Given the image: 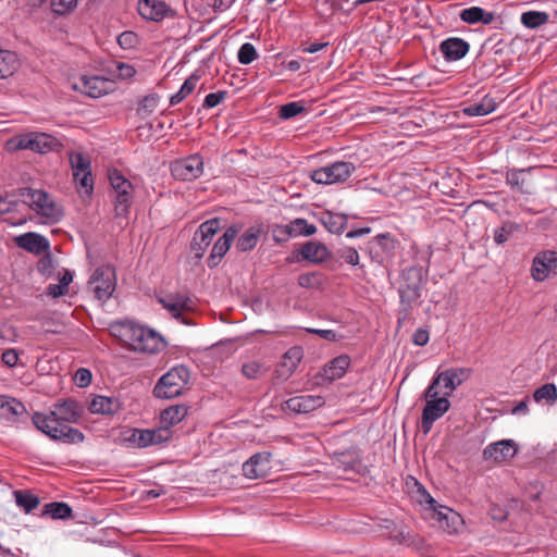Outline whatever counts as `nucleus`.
<instances>
[{
	"instance_id": "37",
	"label": "nucleus",
	"mask_w": 557,
	"mask_h": 557,
	"mask_svg": "<svg viewBox=\"0 0 557 557\" xmlns=\"http://www.w3.org/2000/svg\"><path fill=\"white\" fill-rule=\"evenodd\" d=\"M52 411L54 416H57L59 420L65 424L76 422L79 418L77 405L74 401H64L62 404L55 405Z\"/></svg>"
},
{
	"instance_id": "38",
	"label": "nucleus",
	"mask_w": 557,
	"mask_h": 557,
	"mask_svg": "<svg viewBox=\"0 0 557 557\" xmlns=\"http://www.w3.org/2000/svg\"><path fill=\"white\" fill-rule=\"evenodd\" d=\"M533 399L540 405L553 406L557 401V387L555 384L547 383L536 388L533 393Z\"/></svg>"
},
{
	"instance_id": "11",
	"label": "nucleus",
	"mask_w": 557,
	"mask_h": 557,
	"mask_svg": "<svg viewBox=\"0 0 557 557\" xmlns=\"http://www.w3.org/2000/svg\"><path fill=\"white\" fill-rule=\"evenodd\" d=\"M89 286L99 300H108L115 290V270L110 264L97 268L89 278Z\"/></svg>"
},
{
	"instance_id": "34",
	"label": "nucleus",
	"mask_w": 557,
	"mask_h": 557,
	"mask_svg": "<svg viewBox=\"0 0 557 557\" xmlns=\"http://www.w3.org/2000/svg\"><path fill=\"white\" fill-rule=\"evenodd\" d=\"M18 66L20 59L15 52L0 49V79L13 75Z\"/></svg>"
},
{
	"instance_id": "39",
	"label": "nucleus",
	"mask_w": 557,
	"mask_h": 557,
	"mask_svg": "<svg viewBox=\"0 0 557 557\" xmlns=\"http://www.w3.org/2000/svg\"><path fill=\"white\" fill-rule=\"evenodd\" d=\"M270 367L260 360H249L242 366V373L248 380H258L265 375Z\"/></svg>"
},
{
	"instance_id": "22",
	"label": "nucleus",
	"mask_w": 557,
	"mask_h": 557,
	"mask_svg": "<svg viewBox=\"0 0 557 557\" xmlns=\"http://www.w3.org/2000/svg\"><path fill=\"white\" fill-rule=\"evenodd\" d=\"M17 247L32 252L34 255H41L49 250V240L44 236L35 232L25 233L14 238Z\"/></svg>"
},
{
	"instance_id": "31",
	"label": "nucleus",
	"mask_w": 557,
	"mask_h": 557,
	"mask_svg": "<svg viewBox=\"0 0 557 557\" xmlns=\"http://www.w3.org/2000/svg\"><path fill=\"white\" fill-rule=\"evenodd\" d=\"M187 407L185 405H174L165 408L161 414L160 420L162 423V428L171 434L170 428L180 423L187 414Z\"/></svg>"
},
{
	"instance_id": "17",
	"label": "nucleus",
	"mask_w": 557,
	"mask_h": 557,
	"mask_svg": "<svg viewBox=\"0 0 557 557\" xmlns=\"http://www.w3.org/2000/svg\"><path fill=\"white\" fill-rule=\"evenodd\" d=\"M70 162L74 180L86 190V193H91L94 183L89 159L82 152H72L70 154Z\"/></svg>"
},
{
	"instance_id": "14",
	"label": "nucleus",
	"mask_w": 557,
	"mask_h": 557,
	"mask_svg": "<svg viewBox=\"0 0 557 557\" xmlns=\"http://www.w3.org/2000/svg\"><path fill=\"white\" fill-rule=\"evenodd\" d=\"M172 175L181 181H194L203 173V160L199 154H191L171 163Z\"/></svg>"
},
{
	"instance_id": "35",
	"label": "nucleus",
	"mask_w": 557,
	"mask_h": 557,
	"mask_svg": "<svg viewBox=\"0 0 557 557\" xmlns=\"http://www.w3.org/2000/svg\"><path fill=\"white\" fill-rule=\"evenodd\" d=\"M321 222L329 232L341 234L348 223V218L344 213L326 212L321 216Z\"/></svg>"
},
{
	"instance_id": "32",
	"label": "nucleus",
	"mask_w": 557,
	"mask_h": 557,
	"mask_svg": "<svg viewBox=\"0 0 557 557\" xmlns=\"http://www.w3.org/2000/svg\"><path fill=\"white\" fill-rule=\"evenodd\" d=\"M281 232L287 236H311L315 234L317 227L313 224L308 223L306 219H295L288 224L282 226Z\"/></svg>"
},
{
	"instance_id": "51",
	"label": "nucleus",
	"mask_w": 557,
	"mask_h": 557,
	"mask_svg": "<svg viewBox=\"0 0 557 557\" xmlns=\"http://www.w3.org/2000/svg\"><path fill=\"white\" fill-rule=\"evenodd\" d=\"M77 0H51L50 5L51 10L58 14L63 15L71 12L74 8H76Z\"/></svg>"
},
{
	"instance_id": "48",
	"label": "nucleus",
	"mask_w": 557,
	"mask_h": 557,
	"mask_svg": "<svg viewBox=\"0 0 557 557\" xmlns=\"http://www.w3.org/2000/svg\"><path fill=\"white\" fill-rule=\"evenodd\" d=\"M298 284L304 288H319L322 284L321 275L315 272L300 274Z\"/></svg>"
},
{
	"instance_id": "20",
	"label": "nucleus",
	"mask_w": 557,
	"mask_h": 557,
	"mask_svg": "<svg viewBox=\"0 0 557 557\" xmlns=\"http://www.w3.org/2000/svg\"><path fill=\"white\" fill-rule=\"evenodd\" d=\"M158 300L175 319H178L184 312L193 309V301L185 294H169L159 297Z\"/></svg>"
},
{
	"instance_id": "63",
	"label": "nucleus",
	"mask_w": 557,
	"mask_h": 557,
	"mask_svg": "<svg viewBox=\"0 0 557 557\" xmlns=\"http://www.w3.org/2000/svg\"><path fill=\"white\" fill-rule=\"evenodd\" d=\"M67 293V290L60 284H49L47 287V295L53 298L63 296Z\"/></svg>"
},
{
	"instance_id": "56",
	"label": "nucleus",
	"mask_w": 557,
	"mask_h": 557,
	"mask_svg": "<svg viewBox=\"0 0 557 557\" xmlns=\"http://www.w3.org/2000/svg\"><path fill=\"white\" fill-rule=\"evenodd\" d=\"M116 74L121 79H131L135 76L136 70L132 64L117 62L115 65Z\"/></svg>"
},
{
	"instance_id": "36",
	"label": "nucleus",
	"mask_w": 557,
	"mask_h": 557,
	"mask_svg": "<svg viewBox=\"0 0 557 557\" xmlns=\"http://www.w3.org/2000/svg\"><path fill=\"white\" fill-rule=\"evenodd\" d=\"M262 233L261 226H251L247 228L237 239L236 248L239 251H249L253 249Z\"/></svg>"
},
{
	"instance_id": "33",
	"label": "nucleus",
	"mask_w": 557,
	"mask_h": 557,
	"mask_svg": "<svg viewBox=\"0 0 557 557\" xmlns=\"http://www.w3.org/2000/svg\"><path fill=\"white\" fill-rule=\"evenodd\" d=\"M460 20L467 24L482 23L488 25L494 20V14L480 7H470L460 12Z\"/></svg>"
},
{
	"instance_id": "5",
	"label": "nucleus",
	"mask_w": 557,
	"mask_h": 557,
	"mask_svg": "<svg viewBox=\"0 0 557 557\" xmlns=\"http://www.w3.org/2000/svg\"><path fill=\"white\" fill-rule=\"evenodd\" d=\"M190 373L187 367L176 366L163 374L153 388L158 398H174L180 396L189 382Z\"/></svg>"
},
{
	"instance_id": "50",
	"label": "nucleus",
	"mask_w": 557,
	"mask_h": 557,
	"mask_svg": "<svg viewBox=\"0 0 557 557\" xmlns=\"http://www.w3.org/2000/svg\"><path fill=\"white\" fill-rule=\"evenodd\" d=\"M516 230H517V226L513 223H506L502 227L495 230V232H494L495 243L498 245L506 243Z\"/></svg>"
},
{
	"instance_id": "64",
	"label": "nucleus",
	"mask_w": 557,
	"mask_h": 557,
	"mask_svg": "<svg viewBox=\"0 0 557 557\" xmlns=\"http://www.w3.org/2000/svg\"><path fill=\"white\" fill-rule=\"evenodd\" d=\"M73 281V273L69 270H65L63 272V275L60 277L59 280V283L66 289L69 290V285L72 283Z\"/></svg>"
},
{
	"instance_id": "12",
	"label": "nucleus",
	"mask_w": 557,
	"mask_h": 557,
	"mask_svg": "<svg viewBox=\"0 0 557 557\" xmlns=\"http://www.w3.org/2000/svg\"><path fill=\"white\" fill-rule=\"evenodd\" d=\"M10 148L17 150H32L39 153L50 151L55 145L54 137L46 133H29L14 137L9 141Z\"/></svg>"
},
{
	"instance_id": "8",
	"label": "nucleus",
	"mask_w": 557,
	"mask_h": 557,
	"mask_svg": "<svg viewBox=\"0 0 557 557\" xmlns=\"http://www.w3.org/2000/svg\"><path fill=\"white\" fill-rule=\"evenodd\" d=\"M71 88L90 98H100L114 89V83L103 76L83 74L70 81Z\"/></svg>"
},
{
	"instance_id": "4",
	"label": "nucleus",
	"mask_w": 557,
	"mask_h": 557,
	"mask_svg": "<svg viewBox=\"0 0 557 557\" xmlns=\"http://www.w3.org/2000/svg\"><path fill=\"white\" fill-rule=\"evenodd\" d=\"M32 420L39 431L54 441L79 443L84 440V434L81 431L61 422L52 410L49 412H35Z\"/></svg>"
},
{
	"instance_id": "45",
	"label": "nucleus",
	"mask_w": 557,
	"mask_h": 557,
	"mask_svg": "<svg viewBox=\"0 0 557 557\" xmlns=\"http://www.w3.org/2000/svg\"><path fill=\"white\" fill-rule=\"evenodd\" d=\"M44 513L49 515L53 519H66L71 517L72 509L65 503H50L45 506Z\"/></svg>"
},
{
	"instance_id": "3",
	"label": "nucleus",
	"mask_w": 557,
	"mask_h": 557,
	"mask_svg": "<svg viewBox=\"0 0 557 557\" xmlns=\"http://www.w3.org/2000/svg\"><path fill=\"white\" fill-rule=\"evenodd\" d=\"M23 203L27 205L41 220L42 223L52 224L63 216L62 206L44 189L24 187L18 190Z\"/></svg>"
},
{
	"instance_id": "61",
	"label": "nucleus",
	"mask_w": 557,
	"mask_h": 557,
	"mask_svg": "<svg viewBox=\"0 0 557 557\" xmlns=\"http://www.w3.org/2000/svg\"><path fill=\"white\" fill-rule=\"evenodd\" d=\"M2 361L9 366L14 367L18 361V355L14 349H7L2 352Z\"/></svg>"
},
{
	"instance_id": "13",
	"label": "nucleus",
	"mask_w": 557,
	"mask_h": 557,
	"mask_svg": "<svg viewBox=\"0 0 557 557\" xmlns=\"http://www.w3.org/2000/svg\"><path fill=\"white\" fill-rule=\"evenodd\" d=\"M220 220L216 218L210 219L200 224L198 230L195 232L190 244V250L195 258L200 259L203 257L214 235L220 231Z\"/></svg>"
},
{
	"instance_id": "29",
	"label": "nucleus",
	"mask_w": 557,
	"mask_h": 557,
	"mask_svg": "<svg viewBox=\"0 0 557 557\" xmlns=\"http://www.w3.org/2000/svg\"><path fill=\"white\" fill-rule=\"evenodd\" d=\"M349 366L350 358L347 355H341L324 367L323 376L329 381L342 379Z\"/></svg>"
},
{
	"instance_id": "23",
	"label": "nucleus",
	"mask_w": 557,
	"mask_h": 557,
	"mask_svg": "<svg viewBox=\"0 0 557 557\" xmlns=\"http://www.w3.org/2000/svg\"><path fill=\"white\" fill-rule=\"evenodd\" d=\"M238 233V228L236 226L228 227L224 234L216 240L213 245L211 253L208 259V263L210 267H215L220 260L225 256L228 251L232 242L235 239Z\"/></svg>"
},
{
	"instance_id": "40",
	"label": "nucleus",
	"mask_w": 557,
	"mask_h": 557,
	"mask_svg": "<svg viewBox=\"0 0 557 557\" xmlns=\"http://www.w3.org/2000/svg\"><path fill=\"white\" fill-rule=\"evenodd\" d=\"M495 109V101L492 98H484L481 102L465 107L462 112L468 116H484L492 113Z\"/></svg>"
},
{
	"instance_id": "55",
	"label": "nucleus",
	"mask_w": 557,
	"mask_h": 557,
	"mask_svg": "<svg viewBox=\"0 0 557 557\" xmlns=\"http://www.w3.org/2000/svg\"><path fill=\"white\" fill-rule=\"evenodd\" d=\"M137 35L133 32H123L117 37V44L123 49L134 48L137 44Z\"/></svg>"
},
{
	"instance_id": "57",
	"label": "nucleus",
	"mask_w": 557,
	"mask_h": 557,
	"mask_svg": "<svg viewBox=\"0 0 557 557\" xmlns=\"http://www.w3.org/2000/svg\"><path fill=\"white\" fill-rule=\"evenodd\" d=\"M74 380L79 387H86L91 382V373L89 370L81 368L76 371Z\"/></svg>"
},
{
	"instance_id": "19",
	"label": "nucleus",
	"mask_w": 557,
	"mask_h": 557,
	"mask_svg": "<svg viewBox=\"0 0 557 557\" xmlns=\"http://www.w3.org/2000/svg\"><path fill=\"white\" fill-rule=\"evenodd\" d=\"M137 10L143 18L152 22H161L172 13L170 7L161 0H139Z\"/></svg>"
},
{
	"instance_id": "28",
	"label": "nucleus",
	"mask_w": 557,
	"mask_h": 557,
	"mask_svg": "<svg viewBox=\"0 0 557 557\" xmlns=\"http://www.w3.org/2000/svg\"><path fill=\"white\" fill-rule=\"evenodd\" d=\"M301 360V351L299 348L294 347L285 352L281 363L276 369V373L278 377L284 380L288 379L298 367Z\"/></svg>"
},
{
	"instance_id": "10",
	"label": "nucleus",
	"mask_w": 557,
	"mask_h": 557,
	"mask_svg": "<svg viewBox=\"0 0 557 557\" xmlns=\"http://www.w3.org/2000/svg\"><path fill=\"white\" fill-rule=\"evenodd\" d=\"M468 373L469 370L463 368H450L444 371H437L429 386L449 399L457 387L467 379Z\"/></svg>"
},
{
	"instance_id": "44",
	"label": "nucleus",
	"mask_w": 557,
	"mask_h": 557,
	"mask_svg": "<svg viewBox=\"0 0 557 557\" xmlns=\"http://www.w3.org/2000/svg\"><path fill=\"white\" fill-rule=\"evenodd\" d=\"M25 411V407L22 403L14 398L0 395V416H18Z\"/></svg>"
},
{
	"instance_id": "26",
	"label": "nucleus",
	"mask_w": 557,
	"mask_h": 557,
	"mask_svg": "<svg viewBox=\"0 0 557 557\" xmlns=\"http://www.w3.org/2000/svg\"><path fill=\"white\" fill-rule=\"evenodd\" d=\"M269 457L262 454H256L250 457L243 465V473L247 479L253 480L260 476L265 475L268 466H269Z\"/></svg>"
},
{
	"instance_id": "15",
	"label": "nucleus",
	"mask_w": 557,
	"mask_h": 557,
	"mask_svg": "<svg viewBox=\"0 0 557 557\" xmlns=\"http://www.w3.org/2000/svg\"><path fill=\"white\" fill-rule=\"evenodd\" d=\"M169 438V432L164 429L143 430L132 429L124 440L137 448H146L150 445L160 444Z\"/></svg>"
},
{
	"instance_id": "2",
	"label": "nucleus",
	"mask_w": 557,
	"mask_h": 557,
	"mask_svg": "<svg viewBox=\"0 0 557 557\" xmlns=\"http://www.w3.org/2000/svg\"><path fill=\"white\" fill-rule=\"evenodd\" d=\"M426 283V273L421 267L412 265L401 272L398 289L400 298L399 326L409 317L412 308L420 304Z\"/></svg>"
},
{
	"instance_id": "54",
	"label": "nucleus",
	"mask_w": 557,
	"mask_h": 557,
	"mask_svg": "<svg viewBox=\"0 0 557 557\" xmlns=\"http://www.w3.org/2000/svg\"><path fill=\"white\" fill-rule=\"evenodd\" d=\"M158 106V97L156 95L146 96L138 107L139 114H150L152 113Z\"/></svg>"
},
{
	"instance_id": "59",
	"label": "nucleus",
	"mask_w": 557,
	"mask_h": 557,
	"mask_svg": "<svg viewBox=\"0 0 557 557\" xmlns=\"http://www.w3.org/2000/svg\"><path fill=\"white\" fill-rule=\"evenodd\" d=\"M16 207V201L11 195H5L0 198V214L12 212Z\"/></svg>"
},
{
	"instance_id": "49",
	"label": "nucleus",
	"mask_w": 557,
	"mask_h": 557,
	"mask_svg": "<svg viewBox=\"0 0 557 557\" xmlns=\"http://www.w3.org/2000/svg\"><path fill=\"white\" fill-rule=\"evenodd\" d=\"M305 110L304 106L300 102H288L281 107L280 109V117L283 120H289Z\"/></svg>"
},
{
	"instance_id": "16",
	"label": "nucleus",
	"mask_w": 557,
	"mask_h": 557,
	"mask_svg": "<svg viewBox=\"0 0 557 557\" xmlns=\"http://www.w3.org/2000/svg\"><path fill=\"white\" fill-rule=\"evenodd\" d=\"M550 275H557V251L546 250L534 257L531 276L536 282H543Z\"/></svg>"
},
{
	"instance_id": "58",
	"label": "nucleus",
	"mask_w": 557,
	"mask_h": 557,
	"mask_svg": "<svg viewBox=\"0 0 557 557\" xmlns=\"http://www.w3.org/2000/svg\"><path fill=\"white\" fill-rule=\"evenodd\" d=\"M418 493L420 495L419 503L426 504L430 509L433 510V513L438 509V504L436 500L426 492V490L422 486L419 487Z\"/></svg>"
},
{
	"instance_id": "42",
	"label": "nucleus",
	"mask_w": 557,
	"mask_h": 557,
	"mask_svg": "<svg viewBox=\"0 0 557 557\" xmlns=\"http://www.w3.org/2000/svg\"><path fill=\"white\" fill-rule=\"evenodd\" d=\"M549 20V15L542 11H527L521 14L520 21L527 28L534 29L545 25Z\"/></svg>"
},
{
	"instance_id": "46",
	"label": "nucleus",
	"mask_w": 557,
	"mask_h": 557,
	"mask_svg": "<svg viewBox=\"0 0 557 557\" xmlns=\"http://www.w3.org/2000/svg\"><path fill=\"white\" fill-rule=\"evenodd\" d=\"M258 57L255 46L250 42L242 45L238 50L237 58L240 64L247 65L255 61Z\"/></svg>"
},
{
	"instance_id": "52",
	"label": "nucleus",
	"mask_w": 557,
	"mask_h": 557,
	"mask_svg": "<svg viewBox=\"0 0 557 557\" xmlns=\"http://www.w3.org/2000/svg\"><path fill=\"white\" fill-rule=\"evenodd\" d=\"M338 256L348 264L350 265H358L359 264V253L357 249L352 247H343L338 250Z\"/></svg>"
},
{
	"instance_id": "41",
	"label": "nucleus",
	"mask_w": 557,
	"mask_h": 557,
	"mask_svg": "<svg viewBox=\"0 0 557 557\" xmlns=\"http://www.w3.org/2000/svg\"><path fill=\"white\" fill-rule=\"evenodd\" d=\"M200 79V75L198 73H193L181 86L180 90L171 96L170 104L176 106L181 103L191 91L195 89L197 83Z\"/></svg>"
},
{
	"instance_id": "25",
	"label": "nucleus",
	"mask_w": 557,
	"mask_h": 557,
	"mask_svg": "<svg viewBox=\"0 0 557 557\" xmlns=\"http://www.w3.org/2000/svg\"><path fill=\"white\" fill-rule=\"evenodd\" d=\"M441 528L446 529L448 532H457L458 528L462 524L461 516L446 506H438V509L433 513Z\"/></svg>"
},
{
	"instance_id": "24",
	"label": "nucleus",
	"mask_w": 557,
	"mask_h": 557,
	"mask_svg": "<svg viewBox=\"0 0 557 557\" xmlns=\"http://www.w3.org/2000/svg\"><path fill=\"white\" fill-rule=\"evenodd\" d=\"M469 44L458 37H450L443 40L440 45V50L446 61H458L462 59L469 51Z\"/></svg>"
},
{
	"instance_id": "27",
	"label": "nucleus",
	"mask_w": 557,
	"mask_h": 557,
	"mask_svg": "<svg viewBox=\"0 0 557 557\" xmlns=\"http://www.w3.org/2000/svg\"><path fill=\"white\" fill-rule=\"evenodd\" d=\"M300 255L302 259L312 263H321L330 258L327 247L322 243L313 240L302 245Z\"/></svg>"
},
{
	"instance_id": "47",
	"label": "nucleus",
	"mask_w": 557,
	"mask_h": 557,
	"mask_svg": "<svg viewBox=\"0 0 557 557\" xmlns=\"http://www.w3.org/2000/svg\"><path fill=\"white\" fill-rule=\"evenodd\" d=\"M531 170H532V168L519 169V170H517V169L508 170L506 173L507 184H509L513 188H517L518 190H522V184H523L522 175L525 172H530Z\"/></svg>"
},
{
	"instance_id": "43",
	"label": "nucleus",
	"mask_w": 557,
	"mask_h": 557,
	"mask_svg": "<svg viewBox=\"0 0 557 557\" xmlns=\"http://www.w3.org/2000/svg\"><path fill=\"white\" fill-rule=\"evenodd\" d=\"M14 498L16 505L26 513H29L39 505V498L29 492L15 491Z\"/></svg>"
},
{
	"instance_id": "60",
	"label": "nucleus",
	"mask_w": 557,
	"mask_h": 557,
	"mask_svg": "<svg viewBox=\"0 0 557 557\" xmlns=\"http://www.w3.org/2000/svg\"><path fill=\"white\" fill-rule=\"evenodd\" d=\"M430 339V335L428 330L425 329H418L414 331L412 335V343L417 346H424L428 344Z\"/></svg>"
},
{
	"instance_id": "30",
	"label": "nucleus",
	"mask_w": 557,
	"mask_h": 557,
	"mask_svg": "<svg viewBox=\"0 0 557 557\" xmlns=\"http://www.w3.org/2000/svg\"><path fill=\"white\" fill-rule=\"evenodd\" d=\"M121 403L116 398L107 397V396H96L90 405L89 410L92 413L97 414H113L120 411Z\"/></svg>"
},
{
	"instance_id": "53",
	"label": "nucleus",
	"mask_w": 557,
	"mask_h": 557,
	"mask_svg": "<svg viewBox=\"0 0 557 557\" xmlns=\"http://www.w3.org/2000/svg\"><path fill=\"white\" fill-rule=\"evenodd\" d=\"M226 96L227 91L225 90H220L207 95L203 100V108L211 109L219 106L221 102L225 100Z\"/></svg>"
},
{
	"instance_id": "1",
	"label": "nucleus",
	"mask_w": 557,
	"mask_h": 557,
	"mask_svg": "<svg viewBox=\"0 0 557 557\" xmlns=\"http://www.w3.org/2000/svg\"><path fill=\"white\" fill-rule=\"evenodd\" d=\"M112 333L132 350L144 354H157L165 347L163 337L154 330L133 321L116 322L111 325Z\"/></svg>"
},
{
	"instance_id": "62",
	"label": "nucleus",
	"mask_w": 557,
	"mask_h": 557,
	"mask_svg": "<svg viewBox=\"0 0 557 557\" xmlns=\"http://www.w3.org/2000/svg\"><path fill=\"white\" fill-rule=\"evenodd\" d=\"M308 333L317 334L327 341H336L337 335L332 330H320V329H307Z\"/></svg>"
},
{
	"instance_id": "6",
	"label": "nucleus",
	"mask_w": 557,
	"mask_h": 557,
	"mask_svg": "<svg viewBox=\"0 0 557 557\" xmlns=\"http://www.w3.org/2000/svg\"><path fill=\"white\" fill-rule=\"evenodd\" d=\"M423 398L425 405L421 414V429L424 434H428L433 428L434 422L449 410L450 401L430 386L424 391Z\"/></svg>"
},
{
	"instance_id": "7",
	"label": "nucleus",
	"mask_w": 557,
	"mask_h": 557,
	"mask_svg": "<svg viewBox=\"0 0 557 557\" xmlns=\"http://www.w3.org/2000/svg\"><path fill=\"white\" fill-rule=\"evenodd\" d=\"M352 162L336 161L332 164L312 170L309 177L317 184L332 185L346 182L356 171Z\"/></svg>"
},
{
	"instance_id": "18",
	"label": "nucleus",
	"mask_w": 557,
	"mask_h": 557,
	"mask_svg": "<svg viewBox=\"0 0 557 557\" xmlns=\"http://www.w3.org/2000/svg\"><path fill=\"white\" fill-rule=\"evenodd\" d=\"M518 451L513 440H502L488 444L483 450V458L497 463L511 459Z\"/></svg>"
},
{
	"instance_id": "9",
	"label": "nucleus",
	"mask_w": 557,
	"mask_h": 557,
	"mask_svg": "<svg viewBox=\"0 0 557 557\" xmlns=\"http://www.w3.org/2000/svg\"><path fill=\"white\" fill-rule=\"evenodd\" d=\"M109 180L115 194L114 210L117 216H126L132 205L133 185L119 171L110 172Z\"/></svg>"
},
{
	"instance_id": "21",
	"label": "nucleus",
	"mask_w": 557,
	"mask_h": 557,
	"mask_svg": "<svg viewBox=\"0 0 557 557\" xmlns=\"http://www.w3.org/2000/svg\"><path fill=\"white\" fill-rule=\"evenodd\" d=\"M321 395H299L285 401V408L296 413H308L324 405Z\"/></svg>"
}]
</instances>
